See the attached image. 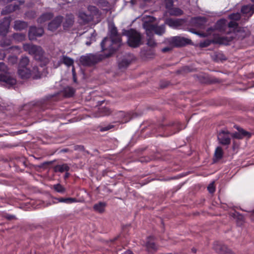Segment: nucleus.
Returning a JSON list of instances; mask_svg holds the SVG:
<instances>
[{"instance_id":"obj_1","label":"nucleus","mask_w":254,"mask_h":254,"mask_svg":"<svg viewBox=\"0 0 254 254\" xmlns=\"http://www.w3.org/2000/svg\"><path fill=\"white\" fill-rule=\"evenodd\" d=\"M57 97L54 95H51L46 96L45 98L38 101H32L28 105H25L27 107H30V112L33 111L41 112L44 111L47 109L51 107L53 102L56 101Z\"/></svg>"},{"instance_id":"obj_2","label":"nucleus","mask_w":254,"mask_h":254,"mask_svg":"<svg viewBox=\"0 0 254 254\" xmlns=\"http://www.w3.org/2000/svg\"><path fill=\"white\" fill-rule=\"evenodd\" d=\"M112 56V53L106 54H87L81 56L79 61L80 64L85 66H92L102 61L106 58Z\"/></svg>"},{"instance_id":"obj_3","label":"nucleus","mask_w":254,"mask_h":254,"mask_svg":"<svg viewBox=\"0 0 254 254\" xmlns=\"http://www.w3.org/2000/svg\"><path fill=\"white\" fill-rule=\"evenodd\" d=\"M23 48L25 51L33 56L36 60L41 61L43 60L44 51L41 47L30 44H24Z\"/></svg>"},{"instance_id":"obj_4","label":"nucleus","mask_w":254,"mask_h":254,"mask_svg":"<svg viewBox=\"0 0 254 254\" xmlns=\"http://www.w3.org/2000/svg\"><path fill=\"white\" fill-rule=\"evenodd\" d=\"M183 128V125L179 121L172 122L167 125H160L158 127L157 131L159 132H165L167 130H171L170 133H165L164 135H171L179 132Z\"/></svg>"},{"instance_id":"obj_5","label":"nucleus","mask_w":254,"mask_h":254,"mask_svg":"<svg viewBox=\"0 0 254 254\" xmlns=\"http://www.w3.org/2000/svg\"><path fill=\"white\" fill-rule=\"evenodd\" d=\"M127 44L132 48L138 47L141 44V35L136 30L131 29L127 31Z\"/></svg>"},{"instance_id":"obj_6","label":"nucleus","mask_w":254,"mask_h":254,"mask_svg":"<svg viewBox=\"0 0 254 254\" xmlns=\"http://www.w3.org/2000/svg\"><path fill=\"white\" fill-rule=\"evenodd\" d=\"M144 246L146 251L150 254H155L158 250L159 246L155 242V238L153 236L147 238Z\"/></svg>"},{"instance_id":"obj_7","label":"nucleus","mask_w":254,"mask_h":254,"mask_svg":"<svg viewBox=\"0 0 254 254\" xmlns=\"http://www.w3.org/2000/svg\"><path fill=\"white\" fill-rule=\"evenodd\" d=\"M11 17H4L0 20V35L5 36L8 32Z\"/></svg>"},{"instance_id":"obj_8","label":"nucleus","mask_w":254,"mask_h":254,"mask_svg":"<svg viewBox=\"0 0 254 254\" xmlns=\"http://www.w3.org/2000/svg\"><path fill=\"white\" fill-rule=\"evenodd\" d=\"M64 20V17L61 15L56 16L48 24V29L49 30L54 32L56 31L61 25Z\"/></svg>"},{"instance_id":"obj_9","label":"nucleus","mask_w":254,"mask_h":254,"mask_svg":"<svg viewBox=\"0 0 254 254\" xmlns=\"http://www.w3.org/2000/svg\"><path fill=\"white\" fill-rule=\"evenodd\" d=\"M213 248L218 254H234L226 245L218 241L214 243Z\"/></svg>"},{"instance_id":"obj_10","label":"nucleus","mask_w":254,"mask_h":254,"mask_svg":"<svg viewBox=\"0 0 254 254\" xmlns=\"http://www.w3.org/2000/svg\"><path fill=\"white\" fill-rule=\"evenodd\" d=\"M44 33V30L42 27L31 26L29 30V38L30 40H34L36 39V37L42 36Z\"/></svg>"},{"instance_id":"obj_11","label":"nucleus","mask_w":254,"mask_h":254,"mask_svg":"<svg viewBox=\"0 0 254 254\" xmlns=\"http://www.w3.org/2000/svg\"><path fill=\"white\" fill-rule=\"evenodd\" d=\"M110 39H111V45L109 47V52L108 53H112V55L120 46L122 39L120 35L111 37Z\"/></svg>"},{"instance_id":"obj_12","label":"nucleus","mask_w":254,"mask_h":254,"mask_svg":"<svg viewBox=\"0 0 254 254\" xmlns=\"http://www.w3.org/2000/svg\"><path fill=\"white\" fill-rule=\"evenodd\" d=\"M170 42L176 47H182L190 44L191 41L184 37H173Z\"/></svg>"},{"instance_id":"obj_13","label":"nucleus","mask_w":254,"mask_h":254,"mask_svg":"<svg viewBox=\"0 0 254 254\" xmlns=\"http://www.w3.org/2000/svg\"><path fill=\"white\" fill-rule=\"evenodd\" d=\"M235 128L238 131L233 133L232 134V137L236 139H242L244 137L247 136L248 138H250L251 136V133L246 131L240 127L237 126Z\"/></svg>"},{"instance_id":"obj_14","label":"nucleus","mask_w":254,"mask_h":254,"mask_svg":"<svg viewBox=\"0 0 254 254\" xmlns=\"http://www.w3.org/2000/svg\"><path fill=\"white\" fill-rule=\"evenodd\" d=\"M0 82H4L9 86H12L16 83V80L9 74H0Z\"/></svg>"},{"instance_id":"obj_15","label":"nucleus","mask_w":254,"mask_h":254,"mask_svg":"<svg viewBox=\"0 0 254 254\" xmlns=\"http://www.w3.org/2000/svg\"><path fill=\"white\" fill-rule=\"evenodd\" d=\"M218 138L220 143L222 145H229L231 142V138L227 131H222L219 133Z\"/></svg>"},{"instance_id":"obj_16","label":"nucleus","mask_w":254,"mask_h":254,"mask_svg":"<svg viewBox=\"0 0 254 254\" xmlns=\"http://www.w3.org/2000/svg\"><path fill=\"white\" fill-rule=\"evenodd\" d=\"M33 71H31L27 67L18 68V74L19 77L23 79L29 78L32 75Z\"/></svg>"},{"instance_id":"obj_17","label":"nucleus","mask_w":254,"mask_h":254,"mask_svg":"<svg viewBox=\"0 0 254 254\" xmlns=\"http://www.w3.org/2000/svg\"><path fill=\"white\" fill-rule=\"evenodd\" d=\"M227 20L225 19L222 18L218 20L215 25V28L221 32H226L229 33V32L226 31L227 29Z\"/></svg>"},{"instance_id":"obj_18","label":"nucleus","mask_w":254,"mask_h":254,"mask_svg":"<svg viewBox=\"0 0 254 254\" xmlns=\"http://www.w3.org/2000/svg\"><path fill=\"white\" fill-rule=\"evenodd\" d=\"M74 23V17L72 14L66 15L64 21L63 22V26L64 30H68L72 27Z\"/></svg>"},{"instance_id":"obj_19","label":"nucleus","mask_w":254,"mask_h":254,"mask_svg":"<svg viewBox=\"0 0 254 254\" xmlns=\"http://www.w3.org/2000/svg\"><path fill=\"white\" fill-rule=\"evenodd\" d=\"M53 17L54 14L52 12L44 13L37 19V22L42 24L52 19Z\"/></svg>"},{"instance_id":"obj_20","label":"nucleus","mask_w":254,"mask_h":254,"mask_svg":"<svg viewBox=\"0 0 254 254\" xmlns=\"http://www.w3.org/2000/svg\"><path fill=\"white\" fill-rule=\"evenodd\" d=\"M241 12L243 14H250V16H252L254 13V4L243 5Z\"/></svg>"},{"instance_id":"obj_21","label":"nucleus","mask_w":254,"mask_h":254,"mask_svg":"<svg viewBox=\"0 0 254 254\" xmlns=\"http://www.w3.org/2000/svg\"><path fill=\"white\" fill-rule=\"evenodd\" d=\"M118 117L121 118L120 122L124 124L129 122L131 119L132 115L130 113H125L123 111H120L119 113Z\"/></svg>"},{"instance_id":"obj_22","label":"nucleus","mask_w":254,"mask_h":254,"mask_svg":"<svg viewBox=\"0 0 254 254\" xmlns=\"http://www.w3.org/2000/svg\"><path fill=\"white\" fill-rule=\"evenodd\" d=\"M19 9V6L17 4H9L7 6H5V8L1 11V14L4 15L9 13H11L13 11H14L16 10Z\"/></svg>"},{"instance_id":"obj_23","label":"nucleus","mask_w":254,"mask_h":254,"mask_svg":"<svg viewBox=\"0 0 254 254\" xmlns=\"http://www.w3.org/2000/svg\"><path fill=\"white\" fill-rule=\"evenodd\" d=\"M170 16H180L184 14V11L179 7H172L167 10Z\"/></svg>"},{"instance_id":"obj_24","label":"nucleus","mask_w":254,"mask_h":254,"mask_svg":"<svg viewBox=\"0 0 254 254\" xmlns=\"http://www.w3.org/2000/svg\"><path fill=\"white\" fill-rule=\"evenodd\" d=\"M193 21L195 25L199 28L203 27L207 22V19L204 17H196L193 18Z\"/></svg>"},{"instance_id":"obj_25","label":"nucleus","mask_w":254,"mask_h":254,"mask_svg":"<svg viewBox=\"0 0 254 254\" xmlns=\"http://www.w3.org/2000/svg\"><path fill=\"white\" fill-rule=\"evenodd\" d=\"M143 26L146 30V34L147 36L153 35V32H154L156 26L155 24L146 22L144 24Z\"/></svg>"},{"instance_id":"obj_26","label":"nucleus","mask_w":254,"mask_h":254,"mask_svg":"<svg viewBox=\"0 0 254 254\" xmlns=\"http://www.w3.org/2000/svg\"><path fill=\"white\" fill-rule=\"evenodd\" d=\"M28 26L27 23L23 21L16 20L14 22V28L16 30L26 29Z\"/></svg>"},{"instance_id":"obj_27","label":"nucleus","mask_w":254,"mask_h":254,"mask_svg":"<svg viewBox=\"0 0 254 254\" xmlns=\"http://www.w3.org/2000/svg\"><path fill=\"white\" fill-rule=\"evenodd\" d=\"M69 169L70 168L67 164L57 165L54 168L55 172L60 173H63L64 171L68 172Z\"/></svg>"},{"instance_id":"obj_28","label":"nucleus","mask_w":254,"mask_h":254,"mask_svg":"<svg viewBox=\"0 0 254 254\" xmlns=\"http://www.w3.org/2000/svg\"><path fill=\"white\" fill-rule=\"evenodd\" d=\"M106 206V203L104 202H99L98 203L95 204L93 206L94 210L100 213H102L105 211V208Z\"/></svg>"},{"instance_id":"obj_29","label":"nucleus","mask_w":254,"mask_h":254,"mask_svg":"<svg viewBox=\"0 0 254 254\" xmlns=\"http://www.w3.org/2000/svg\"><path fill=\"white\" fill-rule=\"evenodd\" d=\"M75 92V90L72 87L67 86L64 88L63 93L65 97H72Z\"/></svg>"},{"instance_id":"obj_30","label":"nucleus","mask_w":254,"mask_h":254,"mask_svg":"<svg viewBox=\"0 0 254 254\" xmlns=\"http://www.w3.org/2000/svg\"><path fill=\"white\" fill-rule=\"evenodd\" d=\"M29 63V60L27 57H23L20 59L18 68L27 67L28 64Z\"/></svg>"},{"instance_id":"obj_31","label":"nucleus","mask_w":254,"mask_h":254,"mask_svg":"<svg viewBox=\"0 0 254 254\" xmlns=\"http://www.w3.org/2000/svg\"><path fill=\"white\" fill-rule=\"evenodd\" d=\"M59 202H64L67 204H70L74 202H76L77 201V199L76 198L72 197H60L58 198Z\"/></svg>"},{"instance_id":"obj_32","label":"nucleus","mask_w":254,"mask_h":254,"mask_svg":"<svg viewBox=\"0 0 254 254\" xmlns=\"http://www.w3.org/2000/svg\"><path fill=\"white\" fill-rule=\"evenodd\" d=\"M223 151L222 150V148L220 146L217 147L215 151L214 157L216 159L219 160L223 157Z\"/></svg>"},{"instance_id":"obj_33","label":"nucleus","mask_w":254,"mask_h":254,"mask_svg":"<svg viewBox=\"0 0 254 254\" xmlns=\"http://www.w3.org/2000/svg\"><path fill=\"white\" fill-rule=\"evenodd\" d=\"M228 18L231 20L238 22L240 20L241 18V15L239 12L232 13L228 15Z\"/></svg>"},{"instance_id":"obj_34","label":"nucleus","mask_w":254,"mask_h":254,"mask_svg":"<svg viewBox=\"0 0 254 254\" xmlns=\"http://www.w3.org/2000/svg\"><path fill=\"white\" fill-rule=\"evenodd\" d=\"M166 23L170 26H178L180 25V21L179 19H173L172 18L168 19Z\"/></svg>"},{"instance_id":"obj_35","label":"nucleus","mask_w":254,"mask_h":254,"mask_svg":"<svg viewBox=\"0 0 254 254\" xmlns=\"http://www.w3.org/2000/svg\"><path fill=\"white\" fill-rule=\"evenodd\" d=\"M63 63L69 67L73 65L74 61L72 59L66 56H64L63 57Z\"/></svg>"},{"instance_id":"obj_36","label":"nucleus","mask_w":254,"mask_h":254,"mask_svg":"<svg viewBox=\"0 0 254 254\" xmlns=\"http://www.w3.org/2000/svg\"><path fill=\"white\" fill-rule=\"evenodd\" d=\"M165 32V27L164 25L157 26L156 25L154 33L159 35H162Z\"/></svg>"},{"instance_id":"obj_37","label":"nucleus","mask_w":254,"mask_h":254,"mask_svg":"<svg viewBox=\"0 0 254 254\" xmlns=\"http://www.w3.org/2000/svg\"><path fill=\"white\" fill-rule=\"evenodd\" d=\"M53 188L57 192L61 193H64L65 191V189L60 184L55 185Z\"/></svg>"},{"instance_id":"obj_38","label":"nucleus","mask_w":254,"mask_h":254,"mask_svg":"<svg viewBox=\"0 0 254 254\" xmlns=\"http://www.w3.org/2000/svg\"><path fill=\"white\" fill-rule=\"evenodd\" d=\"M13 38L18 41H22L25 39V35L22 33H14Z\"/></svg>"},{"instance_id":"obj_39","label":"nucleus","mask_w":254,"mask_h":254,"mask_svg":"<svg viewBox=\"0 0 254 254\" xmlns=\"http://www.w3.org/2000/svg\"><path fill=\"white\" fill-rule=\"evenodd\" d=\"M153 35L147 36V44L150 47H153L156 45V43L153 38Z\"/></svg>"},{"instance_id":"obj_40","label":"nucleus","mask_w":254,"mask_h":254,"mask_svg":"<svg viewBox=\"0 0 254 254\" xmlns=\"http://www.w3.org/2000/svg\"><path fill=\"white\" fill-rule=\"evenodd\" d=\"M239 27V24L237 22L231 20L228 24L227 25V28H232L234 30H236Z\"/></svg>"},{"instance_id":"obj_41","label":"nucleus","mask_w":254,"mask_h":254,"mask_svg":"<svg viewBox=\"0 0 254 254\" xmlns=\"http://www.w3.org/2000/svg\"><path fill=\"white\" fill-rule=\"evenodd\" d=\"M164 5L165 8L167 10L174 6V0H164Z\"/></svg>"},{"instance_id":"obj_42","label":"nucleus","mask_w":254,"mask_h":254,"mask_svg":"<svg viewBox=\"0 0 254 254\" xmlns=\"http://www.w3.org/2000/svg\"><path fill=\"white\" fill-rule=\"evenodd\" d=\"M110 38L120 35L118 34L117 27H115V26H113L111 27V28L110 29Z\"/></svg>"},{"instance_id":"obj_43","label":"nucleus","mask_w":254,"mask_h":254,"mask_svg":"<svg viewBox=\"0 0 254 254\" xmlns=\"http://www.w3.org/2000/svg\"><path fill=\"white\" fill-rule=\"evenodd\" d=\"M130 64V62H128L127 60H123L119 64V67L120 68L127 67L129 64Z\"/></svg>"},{"instance_id":"obj_44","label":"nucleus","mask_w":254,"mask_h":254,"mask_svg":"<svg viewBox=\"0 0 254 254\" xmlns=\"http://www.w3.org/2000/svg\"><path fill=\"white\" fill-rule=\"evenodd\" d=\"M8 62L11 64H16L17 62V58L15 56H11L8 57Z\"/></svg>"},{"instance_id":"obj_45","label":"nucleus","mask_w":254,"mask_h":254,"mask_svg":"<svg viewBox=\"0 0 254 254\" xmlns=\"http://www.w3.org/2000/svg\"><path fill=\"white\" fill-rule=\"evenodd\" d=\"M114 126L112 125H108L105 127H102L100 128V131L101 132H104L105 131L109 130L112 128H113Z\"/></svg>"},{"instance_id":"obj_46","label":"nucleus","mask_w":254,"mask_h":254,"mask_svg":"<svg viewBox=\"0 0 254 254\" xmlns=\"http://www.w3.org/2000/svg\"><path fill=\"white\" fill-rule=\"evenodd\" d=\"M207 190L210 193H213L215 191V187L214 182L210 183L207 187Z\"/></svg>"},{"instance_id":"obj_47","label":"nucleus","mask_w":254,"mask_h":254,"mask_svg":"<svg viewBox=\"0 0 254 254\" xmlns=\"http://www.w3.org/2000/svg\"><path fill=\"white\" fill-rule=\"evenodd\" d=\"M211 44V41L209 40H206L203 42L200 43V46L202 48H205L209 46Z\"/></svg>"},{"instance_id":"obj_48","label":"nucleus","mask_w":254,"mask_h":254,"mask_svg":"<svg viewBox=\"0 0 254 254\" xmlns=\"http://www.w3.org/2000/svg\"><path fill=\"white\" fill-rule=\"evenodd\" d=\"M189 71H190L189 67L186 66L182 67V68L178 70L177 71V73L182 74V73H183V72H189Z\"/></svg>"},{"instance_id":"obj_49","label":"nucleus","mask_w":254,"mask_h":254,"mask_svg":"<svg viewBox=\"0 0 254 254\" xmlns=\"http://www.w3.org/2000/svg\"><path fill=\"white\" fill-rule=\"evenodd\" d=\"M108 40V38L105 37L103 39L101 43V47L102 49V51H104L107 50L106 47H105V43L107 42V41Z\"/></svg>"},{"instance_id":"obj_50","label":"nucleus","mask_w":254,"mask_h":254,"mask_svg":"<svg viewBox=\"0 0 254 254\" xmlns=\"http://www.w3.org/2000/svg\"><path fill=\"white\" fill-rule=\"evenodd\" d=\"M10 45V42L7 40H2L0 41V46L1 47L8 46Z\"/></svg>"},{"instance_id":"obj_51","label":"nucleus","mask_w":254,"mask_h":254,"mask_svg":"<svg viewBox=\"0 0 254 254\" xmlns=\"http://www.w3.org/2000/svg\"><path fill=\"white\" fill-rule=\"evenodd\" d=\"M145 55L147 58H151L154 55V52L152 50H150L146 51Z\"/></svg>"},{"instance_id":"obj_52","label":"nucleus","mask_w":254,"mask_h":254,"mask_svg":"<svg viewBox=\"0 0 254 254\" xmlns=\"http://www.w3.org/2000/svg\"><path fill=\"white\" fill-rule=\"evenodd\" d=\"M98 3L101 6L108 7L109 3L106 0H99Z\"/></svg>"},{"instance_id":"obj_53","label":"nucleus","mask_w":254,"mask_h":254,"mask_svg":"<svg viewBox=\"0 0 254 254\" xmlns=\"http://www.w3.org/2000/svg\"><path fill=\"white\" fill-rule=\"evenodd\" d=\"M219 42L221 43H224L226 42H228L229 41H230L232 40V39H227V37H220L219 39Z\"/></svg>"},{"instance_id":"obj_54","label":"nucleus","mask_w":254,"mask_h":254,"mask_svg":"<svg viewBox=\"0 0 254 254\" xmlns=\"http://www.w3.org/2000/svg\"><path fill=\"white\" fill-rule=\"evenodd\" d=\"M6 69V66L2 62H0V70L4 71Z\"/></svg>"},{"instance_id":"obj_55","label":"nucleus","mask_w":254,"mask_h":254,"mask_svg":"<svg viewBox=\"0 0 254 254\" xmlns=\"http://www.w3.org/2000/svg\"><path fill=\"white\" fill-rule=\"evenodd\" d=\"M171 50H172V48L171 47H166L163 48L162 49V52H163V53H166V52H168L169 51H170Z\"/></svg>"},{"instance_id":"obj_56","label":"nucleus","mask_w":254,"mask_h":254,"mask_svg":"<svg viewBox=\"0 0 254 254\" xmlns=\"http://www.w3.org/2000/svg\"><path fill=\"white\" fill-rule=\"evenodd\" d=\"M6 218L8 220H11L15 219V216L13 215L8 214L6 216Z\"/></svg>"},{"instance_id":"obj_57","label":"nucleus","mask_w":254,"mask_h":254,"mask_svg":"<svg viewBox=\"0 0 254 254\" xmlns=\"http://www.w3.org/2000/svg\"><path fill=\"white\" fill-rule=\"evenodd\" d=\"M5 56V55L4 52L2 50H0V60H3Z\"/></svg>"},{"instance_id":"obj_58","label":"nucleus","mask_w":254,"mask_h":254,"mask_svg":"<svg viewBox=\"0 0 254 254\" xmlns=\"http://www.w3.org/2000/svg\"><path fill=\"white\" fill-rule=\"evenodd\" d=\"M72 74H73V80H74V81L75 82L76 81V79L75 78V69L73 67H72Z\"/></svg>"},{"instance_id":"obj_59","label":"nucleus","mask_w":254,"mask_h":254,"mask_svg":"<svg viewBox=\"0 0 254 254\" xmlns=\"http://www.w3.org/2000/svg\"><path fill=\"white\" fill-rule=\"evenodd\" d=\"M69 177V173L68 172H66L64 176V179H66Z\"/></svg>"},{"instance_id":"obj_60","label":"nucleus","mask_w":254,"mask_h":254,"mask_svg":"<svg viewBox=\"0 0 254 254\" xmlns=\"http://www.w3.org/2000/svg\"><path fill=\"white\" fill-rule=\"evenodd\" d=\"M40 77V74L39 72L37 74L35 75L33 77L34 79H38Z\"/></svg>"},{"instance_id":"obj_61","label":"nucleus","mask_w":254,"mask_h":254,"mask_svg":"<svg viewBox=\"0 0 254 254\" xmlns=\"http://www.w3.org/2000/svg\"><path fill=\"white\" fill-rule=\"evenodd\" d=\"M68 151V149L67 148H64V149H63L61 150V152H67Z\"/></svg>"},{"instance_id":"obj_62","label":"nucleus","mask_w":254,"mask_h":254,"mask_svg":"<svg viewBox=\"0 0 254 254\" xmlns=\"http://www.w3.org/2000/svg\"><path fill=\"white\" fill-rule=\"evenodd\" d=\"M122 254H134L131 251H126L125 253Z\"/></svg>"},{"instance_id":"obj_63","label":"nucleus","mask_w":254,"mask_h":254,"mask_svg":"<svg viewBox=\"0 0 254 254\" xmlns=\"http://www.w3.org/2000/svg\"><path fill=\"white\" fill-rule=\"evenodd\" d=\"M52 164V162H45L43 163V165H50Z\"/></svg>"},{"instance_id":"obj_64","label":"nucleus","mask_w":254,"mask_h":254,"mask_svg":"<svg viewBox=\"0 0 254 254\" xmlns=\"http://www.w3.org/2000/svg\"><path fill=\"white\" fill-rule=\"evenodd\" d=\"M19 2L20 4H23L24 3V0H20L19 1Z\"/></svg>"}]
</instances>
